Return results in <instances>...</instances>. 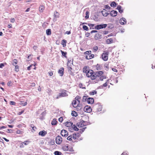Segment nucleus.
<instances>
[{"label": "nucleus", "mask_w": 155, "mask_h": 155, "mask_svg": "<svg viewBox=\"0 0 155 155\" xmlns=\"http://www.w3.org/2000/svg\"><path fill=\"white\" fill-rule=\"evenodd\" d=\"M104 72L102 71H99L94 72V81L93 83L94 84L98 83L100 81H103L104 79L106 78V76L105 75H103Z\"/></svg>", "instance_id": "f257e3e1"}, {"label": "nucleus", "mask_w": 155, "mask_h": 155, "mask_svg": "<svg viewBox=\"0 0 155 155\" xmlns=\"http://www.w3.org/2000/svg\"><path fill=\"white\" fill-rule=\"evenodd\" d=\"M80 101H77L76 100H74L72 102V104L74 107L77 108V110H80L82 108L81 104H80Z\"/></svg>", "instance_id": "f03ea898"}, {"label": "nucleus", "mask_w": 155, "mask_h": 155, "mask_svg": "<svg viewBox=\"0 0 155 155\" xmlns=\"http://www.w3.org/2000/svg\"><path fill=\"white\" fill-rule=\"evenodd\" d=\"M109 52L107 51H105L101 55V58L104 61H106L108 59Z\"/></svg>", "instance_id": "7ed1b4c3"}, {"label": "nucleus", "mask_w": 155, "mask_h": 155, "mask_svg": "<svg viewBox=\"0 0 155 155\" xmlns=\"http://www.w3.org/2000/svg\"><path fill=\"white\" fill-rule=\"evenodd\" d=\"M94 74V71L91 69H90L86 73V76L87 77L90 78L92 80L94 81V78L95 77Z\"/></svg>", "instance_id": "20e7f679"}, {"label": "nucleus", "mask_w": 155, "mask_h": 155, "mask_svg": "<svg viewBox=\"0 0 155 155\" xmlns=\"http://www.w3.org/2000/svg\"><path fill=\"white\" fill-rule=\"evenodd\" d=\"M86 123L84 121H81L77 124V125L79 128H83L82 130V132H83L85 129L86 128L85 127Z\"/></svg>", "instance_id": "39448f33"}, {"label": "nucleus", "mask_w": 155, "mask_h": 155, "mask_svg": "<svg viewBox=\"0 0 155 155\" xmlns=\"http://www.w3.org/2000/svg\"><path fill=\"white\" fill-rule=\"evenodd\" d=\"M62 149L64 151H69L72 152L73 151V148L72 147L69 149V146L68 144L64 145L62 147Z\"/></svg>", "instance_id": "423d86ee"}, {"label": "nucleus", "mask_w": 155, "mask_h": 155, "mask_svg": "<svg viewBox=\"0 0 155 155\" xmlns=\"http://www.w3.org/2000/svg\"><path fill=\"white\" fill-rule=\"evenodd\" d=\"M67 91L66 90L59 93L58 97H57L56 98L58 99L59 97H65L68 96V94L67 93Z\"/></svg>", "instance_id": "0eeeda50"}, {"label": "nucleus", "mask_w": 155, "mask_h": 155, "mask_svg": "<svg viewBox=\"0 0 155 155\" xmlns=\"http://www.w3.org/2000/svg\"><path fill=\"white\" fill-rule=\"evenodd\" d=\"M62 139L61 136H58L55 139L56 143L58 144H60L62 143Z\"/></svg>", "instance_id": "6e6552de"}, {"label": "nucleus", "mask_w": 155, "mask_h": 155, "mask_svg": "<svg viewBox=\"0 0 155 155\" xmlns=\"http://www.w3.org/2000/svg\"><path fill=\"white\" fill-rule=\"evenodd\" d=\"M107 25L101 24L97 25L95 27V28L96 29L99 30L104 28H105L107 26Z\"/></svg>", "instance_id": "1a4fd4ad"}, {"label": "nucleus", "mask_w": 155, "mask_h": 155, "mask_svg": "<svg viewBox=\"0 0 155 155\" xmlns=\"http://www.w3.org/2000/svg\"><path fill=\"white\" fill-rule=\"evenodd\" d=\"M84 110L87 113H90L92 111V109L90 106H86L84 107Z\"/></svg>", "instance_id": "9d476101"}, {"label": "nucleus", "mask_w": 155, "mask_h": 155, "mask_svg": "<svg viewBox=\"0 0 155 155\" xmlns=\"http://www.w3.org/2000/svg\"><path fill=\"white\" fill-rule=\"evenodd\" d=\"M80 136V134L78 133L73 134L72 135V137L73 138V139L74 140L76 139H78Z\"/></svg>", "instance_id": "9b49d317"}, {"label": "nucleus", "mask_w": 155, "mask_h": 155, "mask_svg": "<svg viewBox=\"0 0 155 155\" xmlns=\"http://www.w3.org/2000/svg\"><path fill=\"white\" fill-rule=\"evenodd\" d=\"M97 112H100L102 110V106L99 104H97L94 106Z\"/></svg>", "instance_id": "f8f14e48"}, {"label": "nucleus", "mask_w": 155, "mask_h": 155, "mask_svg": "<svg viewBox=\"0 0 155 155\" xmlns=\"http://www.w3.org/2000/svg\"><path fill=\"white\" fill-rule=\"evenodd\" d=\"M61 134L62 136L66 137L68 136V132L66 130H63L61 131Z\"/></svg>", "instance_id": "ddd939ff"}, {"label": "nucleus", "mask_w": 155, "mask_h": 155, "mask_svg": "<svg viewBox=\"0 0 155 155\" xmlns=\"http://www.w3.org/2000/svg\"><path fill=\"white\" fill-rule=\"evenodd\" d=\"M126 20L124 18H121L120 20V23L121 25H124L126 23Z\"/></svg>", "instance_id": "4468645a"}, {"label": "nucleus", "mask_w": 155, "mask_h": 155, "mask_svg": "<svg viewBox=\"0 0 155 155\" xmlns=\"http://www.w3.org/2000/svg\"><path fill=\"white\" fill-rule=\"evenodd\" d=\"M58 72L60 76H63L64 74V68H61L58 70Z\"/></svg>", "instance_id": "2eb2a0df"}, {"label": "nucleus", "mask_w": 155, "mask_h": 155, "mask_svg": "<svg viewBox=\"0 0 155 155\" xmlns=\"http://www.w3.org/2000/svg\"><path fill=\"white\" fill-rule=\"evenodd\" d=\"M73 124L72 123L68 121L66 122L65 123L66 126L70 127V129L71 128V127L73 126Z\"/></svg>", "instance_id": "dca6fc26"}, {"label": "nucleus", "mask_w": 155, "mask_h": 155, "mask_svg": "<svg viewBox=\"0 0 155 155\" xmlns=\"http://www.w3.org/2000/svg\"><path fill=\"white\" fill-rule=\"evenodd\" d=\"M47 134V132L43 130L40 131L39 133V135L41 136L42 137L45 136V135Z\"/></svg>", "instance_id": "f3484780"}, {"label": "nucleus", "mask_w": 155, "mask_h": 155, "mask_svg": "<svg viewBox=\"0 0 155 155\" xmlns=\"http://www.w3.org/2000/svg\"><path fill=\"white\" fill-rule=\"evenodd\" d=\"M94 55L93 54H91V53L89 54L88 56L86 55L85 58L87 60H89L91 59L94 57Z\"/></svg>", "instance_id": "a211bd4d"}, {"label": "nucleus", "mask_w": 155, "mask_h": 155, "mask_svg": "<svg viewBox=\"0 0 155 155\" xmlns=\"http://www.w3.org/2000/svg\"><path fill=\"white\" fill-rule=\"evenodd\" d=\"M87 101L89 104H92L94 102V99L92 98H88L87 99Z\"/></svg>", "instance_id": "6ab92c4d"}, {"label": "nucleus", "mask_w": 155, "mask_h": 155, "mask_svg": "<svg viewBox=\"0 0 155 155\" xmlns=\"http://www.w3.org/2000/svg\"><path fill=\"white\" fill-rule=\"evenodd\" d=\"M110 15L111 16L115 17L117 15V12L116 11H112L110 13Z\"/></svg>", "instance_id": "aec40b11"}, {"label": "nucleus", "mask_w": 155, "mask_h": 155, "mask_svg": "<svg viewBox=\"0 0 155 155\" xmlns=\"http://www.w3.org/2000/svg\"><path fill=\"white\" fill-rule=\"evenodd\" d=\"M101 35L99 33H97L95 35L94 38L96 40L99 39L101 38Z\"/></svg>", "instance_id": "412c9836"}, {"label": "nucleus", "mask_w": 155, "mask_h": 155, "mask_svg": "<svg viewBox=\"0 0 155 155\" xmlns=\"http://www.w3.org/2000/svg\"><path fill=\"white\" fill-rule=\"evenodd\" d=\"M102 15L106 17L109 14L106 10L104 9L101 12Z\"/></svg>", "instance_id": "4be33fe9"}, {"label": "nucleus", "mask_w": 155, "mask_h": 155, "mask_svg": "<svg viewBox=\"0 0 155 155\" xmlns=\"http://www.w3.org/2000/svg\"><path fill=\"white\" fill-rule=\"evenodd\" d=\"M90 69H89V67L87 66L84 67L83 69V72L85 73L86 74L88 70Z\"/></svg>", "instance_id": "5701e85b"}, {"label": "nucleus", "mask_w": 155, "mask_h": 155, "mask_svg": "<svg viewBox=\"0 0 155 155\" xmlns=\"http://www.w3.org/2000/svg\"><path fill=\"white\" fill-rule=\"evenodd\" d=\"M117 9L119 12L120 13H122L123 12V10L121 9V7L120 5H118L117 8Z\"/></svg>", "instance_id": "b1692460"}, {"label": "nucleus", "mask_w": 155, "mask_h": 155, "mask_svg": "<svg viewBox=\"0 0 155 155\" xmlns=\"http://www.w3.org/2000/svg\"><path fill=\"white\" fill-rule=\"evenodd\" d=\"M54 16L55 18H58L59 17V13L57 12L56 11H55L54 12Z\"/></svg>", "instance_id": "393cba45"}, {"label": "nucleus", "mask_w": 155, "mask_h": 155, "mask_svg": "<svg viewBox=\"0 0 155 155\" xmlns=\"http://www.w3.org/2000/svg\"><path fill=\"white\" fill-rule=\"evenodd\" d=\"M57 123V119L54 118V119L51 122V124L52 125H56Z\"/></svg>", "instance_id": "a878e982"}, {"label": "nucleus", "mask_w": 155, "mask_h": 155, "mask_svg": "<svg viewBox=\"0 0 155 155\" xmlns=\"http://www.w3.org/2000/svg\"><path fill=\"white\" fill-rule=\"evenodd\" d=\"M113 41L112 38L107 39L106 40V43L107 44H110L113 42Z\"/></svg>", "instance_id": "bb28decb"}, {"label": "nucleus", "mask_w": 155, "mask_h": 155, "mask_svg": "<svg viewBox=\"0 0 155 155\" xmlns=\"http://www.w3.org/2000/svg\"><path fill=\"white\" fill-rule=\"evenodd\" d=\"M45 9V7L43 5H41L39 8V10L40 12H42Z\"/></svg>", "instance_id": "cd10ccee"}, {"label": "nucleus", "mask_w": 155, "mask_h": 155, "mask_svg": "<svg viewBox=\"0 0 155 155\" xmlns=\"http://www.w3.org/2000/svg\"><path fill=\"white\" fill-rule=\"evenodd\" d=\"M71 115L73 116L77 117L78 115V113L75 111L73 110L72 111L71 113Z\"/></svg>", "instance_id": "c85d7f7f"}, {"label": "nucleus", "mask_w": 155, "mask_h": 155, "mask_svg": "<svg viewBox=\"0 0 155 155\" xmlns=\"http://www.w3.org/2000/svg\"><path fill=\"white\" fill-rule=\"evenodd\" d=\"M78 86L80 88H81L83 89H86L85 86L81 83L79 84H78Z\"/></svg>", "instance_id": "c756f323"}, {"label": "nucleus", "mask_w": 155, "mask_h": 155, "mask_svg": "<svg viewBox=\"0 0 155 155\" xmlns=\"http://www.w3.org/2000/svg\"><path fill=\"white\" fill-rule=\"evenodd\" d=\"M71 128H72L73 130L75 131H78L79 130V129L77 128V126L75 125H73V126L71 127Z\"/></svg>", "instance_id": "7c9ffc66"}, {"label": "nucleus", "mask_w": 155, "mask_h": 155, "mask_svg": "<svg viewBox=\"0 0 155 155\" xmlns=\"http://www.w3.org/2000/svg\"><path fill=\"white\" fill-rule=\"evenodd\" d=\"M60 51L62 54V55L64 56L65 58H67L66 55L67 54V52L63 51L62 50H61Z\"/></svg>", "instance_id": "2f4dec72"}, {"label": "nucleus", "mask_w": 155, "mask_h": 155, "mask_svg": "<svg viewBox=\"0 0 155 155\" xmlns=\"http://www.w3.org/2000/svg\"><path fill=\"white\" fill-rule=\"evenodd\" d=\"M46 33L47 35H51V30L50 29H48L46 30Z\"/></svg>", "instance_id": "473e14b6"}, {"label": "nucleus", "mask_w": 155, "mask_h": 155, "mask_svg": "<svg viewBox=\"0 0 155 155\" xmlns=\"http://www.w3.org/2000/svg\"><path fill=\"white\" fill-rule=\"evenodd\" d=\"M110 5L112 7H115L117 5V4L115 2H113L110 4Z\"/></svg>", "instance_id": "72a5a7b5"}, {"label": "nucleus", "mask_w": 155, "mask_h": 155, "mask_svg": "<svg viewBox=\"0 0 155 155\" xmlns=\"http://www.w3.org/2000/svg\"><path fill=\"white\" fill-rule=\"evenodd\" d=\"M66 41L64 39H63L62 40L61 44L63 45V47H64L66 46Z\"/></svg>", "instance_id": "f704fd0d"}, {"label": "nucleus", "mask_w": 155, "mask_h": 155, "mask_svg": "<svg viewBox=\"0 0 155 155\" xmlns=\"http://www.w3.org/2000/svg\"><path fill=\"white\" fill-rule=\"evenodd\" d=\"M109 80H107V81L104 84L102 85L101 86V87H107V82Z\"/></svg>", "instance_id": "c9c22d12"}, {"label": "nucleus", "mask_w": 155, "mask_h": 155, "mask_svg": "<svg viewBox=\"0 0 155 155\" xmlns=\"http://www.w3.org/2000/svg\"><path fill=\"white\" fill-rule=\"evenodd\" d=\"M30 142L29 141L26 140L22 143L25 145H28Z\"/></svg>", "instance_id": "e433bc0d"}, {"label": "nucleus", "mask_w": 155, "mask_h": 155, "mask_svg": "<svg viewBox=\"0 0 155 155\" xmlns=\"http://www.w3.org/2000/svg\"><path fill=\"white\" fill-rule=\"evenodd\" d=\"M13 63H12V64L14 65V66H15V65L16 64H17V63H18V61L17 59H14L13 60Z\"/></svg>", "instance_id": "4c0bfd02"}, {"label": "nucleus", "mask_w": 155, "mask_h": 155, "mask_svg": "<svg viewBox=\"0 0 155 155\" xmlns=\"http://www.w3.org/2000/svg\"><path fill=\"white\" fill-rule=\"evenodd\" d=\"M72 135L69 136L67 138V140L69 141H72Z\"/></svg>", "instance_id": "58836bf2"}, {"label": "nucleus", "mask_w": 155, "mask_h": 155, "mask_svg": "<svg viewBox=\"0 0 155 155\" xmlns=\"http://www.w3.org/2000/svg\"><path fill=\"white\" fill-rule=\"evenodd\" d=\"M91 51H85L84 54L86 55H88L91 53Z\"/></svg>", "instance_id": "ea45409f"}, {"label": "nucleus", "mask_w": 155, "mask_h": 155, "mask_svg": "<svg viewBox=\"0 0 155 155\" xmlns=\"http://www.w3.org/2000/svg\"><path fill=\"white\" fill-rule=\"evenodd\" d=\"M97 93V92L96 91H91V92H90V94L91 95H94V94H96Z\"/></svg>", "instance_id": "a19ab883"}, {"label": "nucleus", "mask_w": 155, "mask_h": 155, "mask_svg": "<svg viewBox=\"0 0 155 155\" xmlns=\"http://www.w3.org/2000/svg\"><path fill=\"white\" fill-rule=\"evenodd\" d=\"M61 152L58 151H56L54 152L55 155H61Z\"/></svg>", "instance_id": "79ce46f5"}, {"label": "nucleus", "mask_w": 155, "mask_h": 155, "mask_svg": "<svg viewBox=\"0 0 155 155\" xmlns=\"http://www.w3.org/2000/svg\"><path fill=\"white\" fill-rule=\"evenodd\" d=\"M15 71L17 72H18L19 70V67L18 65H15Z\"/></svg>", "instance_id": "37998d69"}, {"label": "nucleus", "mask_w": 155, "mask_h": 155, "mask_svg": "<svg viewBox=\"0 0 155 155\" xmlns=\"http://www.w3.org/2000/svg\"><path fill=\"white\" fill-rule=\"evenodd\" d=\"M93 49L94 51L95 52L98 50V47L97 46H94L93 48Z\"/></svg>", "instance_id": "c03bdc74"}, {"label": "nucleus", "mask_w": 155, "mask_h": 155, "mask_svg": "<svg viewBox=\"0 0 155 155\" xmlns=\"http://www.w3.org/2000/svg\"><path fill=\"white\" fill-rule=\"evenodd\" d=\"M96 69L97 70H101L100 65L98 64H97L96 66Z\"/></svg>", "instance_id": "a18cd8bd"}, {"label": "nucleus", "mask_w": 155, "mask_h": 155, "mask_svg": "<svg viewBox=\"0 0 155 155\" xmlns=\"http://www.w3.org/2000/svg\"><path fill=\"white\" fill-rule=\"evenodd\" d=\"M83 28L84 30L87 31L88 30V28L87 27L86 25H84L83 26Z\"/></svg>", "instance_id": "49530a36"}, {"label": "nucleus", "mask_w": 155, "mask_h": 155, "mask_svg": "<svg viewBox=\"0 0 155 155\" xmlns=\"http://www.w3.org/2000/svg\"><path fill=\"white\" fill-rule=\"evenodd\" d=\"M81 98V97L79 96H77L75 98V100H76L77 101H80V99Z\"/></svg>", "instance_id": "de8ad7c7"}, {"label": "nucleus", "mask_w": 155, "mask_h": 155, "mask_svg": "<svg viewBox=\"0 0 155 155\" xmlns=\"http://www.w3.org/2000/svg\"><path fill=\"white\" fill-rule=\"evenodd\" d=\"M89 12L88 11H87L86 12V16H85V18L87 19L89 18Z\"/></svg>", "instance_id": "09e8293b"}, {"label": "nucleus", "mask_w": 155, "mask_h": 155, "mask_svg": "<svg viewBox=\"0 0 155 155\" xmlns=\"http://www.w3.org/2000/svg\"><path fill=\"white\" fill-rule=\"evenodd\" d=\"M16 133L17 134H22L23 132L22 131H21L20 130H18L16 131Z\"/></svg>", "instance_id": "8fccbe9b"}, {"label": "nucleus", "mask_w": 155, "mask_h": 155, "mask_svg": "<svg viewBox=\"0 0 155 155\" xmlns=\"http://www.w3.org/2000/svg\"><path fill=\"white\" fill-rule=\"evenodd\" d=\"M88 98H87V97L85 96H83L82 99V101H86V100Z\"/></svg>", "instance_id": "3c124183"}, {"label": "nucleus", "mask_w": 155, "mask_h": 155, "mask_svg": "<svg viewBox=\"0 0 155 155\" xmlns=\"http://www.w3.org/2000/svg\"><path fill=\"white\" fill-rule=\"evenodd\" d=\"M71 60H70V61H69V60L68 61V63H67V65L68 66V67H69V68H70V69H69V70H71L72 69V68H71V65H69V64L70 63V61Z\"/></svg>", "instance_id": "603ef678"}, {"label": "nucleus", "mask_w": 155, "mask_h": 155, "mask_svg": "<svg viewBox=\"0 0 155 155\" xmlns=\"http://www.w3.org/2000/svg\"><path fill=\"white\" fill-rule=\"evenodd\" d=\"M49 143L50 145H53L54 144V140H51Z\"/></svg>", "instance_id": "864d4df0"}, {"label": "nucleus", "mask_w": 155, "mask_h": 155, "mask_svg": "<svg viewBox=\"0 0 155 155\" xmlns=\"http://www.w3.org/2000/svg\"><path fill=\"white\" fill-rule=\"evenodd\" d=\"M31 127L32 128V130L34 131L36 129V127L34 126V125L33 124H31Z\"/></svg>", "instance_id": "5fc2aeb1"}, {"label": "nucleus", "mask_w": 155, "mask_h": 155, "mask_svg": "<svg viewBox=\"0 0 155 155\" xmlns=\"http://www.w3.org/2000/svg\"><path fill=\"white\" fill-rule=\"evenodd\" d=\"M63 120V119L62 117H61L58 119V121L60 122H62Z\"/></svg>", "instance_id": "6e6d98bb"}, {"label": "nucleus", "mask_w": 155, "mask_h": 155, "mask_svg": "<svg viewBox=\"0 0 155 155\" xmlns=\"http://www.w3.org/2000/svg\"><path fill=\"white\" fill-rule=\"evenodd\" d=\"M10 104L11 105H15L16 103L15 102H14L13 101H10Z\"/></svg>", "instance_id": "4d7b16f0"}, {"label": "nucleus", "mask_w": 155, "mask_h": 155, "mask_svg": "<svg viewBox=\"0 0 155 155\" xmlns=\"http://www.w3.org/2000/svg\"><path fill=\"white\" fill-rule=\"evenodd\" d=\"M128 153L127 152L125 151L123 152L121 155H128Z\"/></svg>", "instance_id": "13d9d810"}, {"label": "nucleus", "mask_w": 155, "mask_h": 155, "mask_svg": "<svg viewBox=\"0 0 155 155\" xmlns=\"http://www.w3.org/2000/svg\"><path fill=\"white\" fill-rule=\"evenodd\" d=\"M24 112V110H23L21 111V112H19L18 113V115H20L22 113H23Z\"/></svg>", "instance_id": "bf43d9fd"}, {"label": "nucleus", "mask_w": 155, "mask_h": 155, "mask_svg": "<svg viewBox=\"0 0 155 155\" xmlns=\"http://www.w3.org/2000/svg\"><path fill=\"white\" fill-rule=\"evenodd\" d=\"M88 25L89 26L91 27H93L94 25V24L91 23H89Z\"/></svg>", "instance_id": "052dcab7"}, {"label": "nucleus", "mask_w": 155, "mask_h": 155, "mask_svg": "<svg viewBox=\"0 0 155 155\" xmlns=\"http://www.w3.org/2000/svg\"><path fill=\"white\" fill-rule=\"evenodd\" d=\"M49 75L51 76H52L53 74V72L52 71H50L48 72Z\"/></svg>", "instance_id": "680f3d73"}, {"label": "nucleus", "mask_w": 155, "mask_h": 155, "mask_svg": "<svg viewBox=\"0 0 155 155\" xmlns=\"http://www.w3.org/2000/svg\"><path fill=\"white\" fill-rule=\"evenodd\" d=\"M104 66L105 68H106L107 69V70H108V69H109V66H108V64H105L104 65Z\"/></svg>", "instance_id": "e2e57ef3"}, {"label": "nucleus", "mask_w": 155, "mask_h": 155, "mask_svg": "<svg viewBox=\"0 0 155 155\" xmlns=\"http://www.w3.org/2000/svg\"><path fill=\"white\" fill-rule=\"evenodd\" d=\"M15 21V20L14 18H12L10 20V21L11 22L14 23Z\"/></svg>", "instance_id": "0e129e2a"}, {"label": "nucleus", "mask_w": 155, "mask_h": 155, "mask_svg": "<svg viewBox=\"0 0 155 155\" xmlns=\"http://www.w3.org/2000/svg\"><path fill=\"white\" fill-rule=\"evenodd\" d=\"M24 147V144L22 142V143L21 144V145L20 146V147L21 148H23Z\"/></svg>", "instance_id": "69168bd1"}, {"label": "nucleus", "mask_w": 155, "mask_h": 155, "mask_svg": "<svg viewBox=\"0 0 155 155\" xmlns=\"http://www.w3.org/2000/svg\"><path fill=\"white\" fill-rule=\"evenodd\" d=\"M4 66V65L3 63L0 64V68H2Z\"/></svg>", "instance_id": "338daca9"}, {"label": "nucleus", "mask_w": 155, "mask_h": 155, "mask_svg": "<svg viewBox=\"0 0 155 155\" xmlns=\"http://www.w3.org/2000/svg\"><path fill=\"white\" fill-rule=\"evenodd\" d=\"M105 8L106 9H110V7L108 5H106L105 6Z\"/></svg>", "instance_id": "774afa93"}]
</instances>
